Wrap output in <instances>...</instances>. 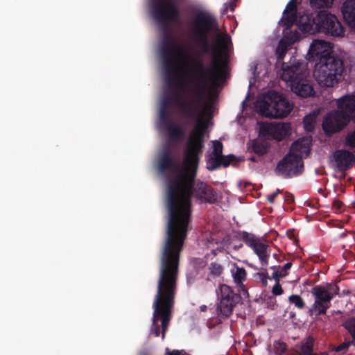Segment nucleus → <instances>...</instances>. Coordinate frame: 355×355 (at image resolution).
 Returning a JSON list of instances; mask_svg holds the SVG:
<instances>
[{
    "mask_svg": "<svg viewBox=\"0 0 355 355\" xmlns=\"http://www.w3.org/2000/svg\"><path fill=\"white\" fill-rule=\"evenodd\" d=\"M303 169V161L301 156L291 153L286 155L277 164L275 173L284 178H291L299 175Z\"/></svg>",
    "mask_w": 355,
    "mask_h": 355,
    "instance_id": "13",
    "label": "nucleus"
},
{
    "mask_svg": "<svg viewBox=\"0 0 355 355\" xmlns=\"http://www.w3.org/2000/svg\"><path fill=\"white\" fill-rule=\"evenodd\" d=\"M152 15L162 31L160 55H166L176 42L169 33V23L180 19V12L173 0H153Z\"/></svg>",
    "mask_w": 355,
    "mask_h": 355,
    "instance_id": "4",
    "label": "nucleus"
},
{
    "mask_svg": "<svg viewBox=\"0 0 355 355\" xmlns=\"http://www.w3.org/2000/svg\"><path fill=\"white\" fill-rule=\"evenodd\" d=\"M342 13L349 26L355 28V0H346L343 3Z\"/></svg>",
    "mask_w": 355,
    "mask_h": 355,
    "instance_id": "23",
    "label": "nucleus"
},
{
    "mask_svg": "<svg viewBox=\"0 0 355 355\" xmlns=\"http://www.w3.org/2000/svg\"><path fill=\"white\" fill-rule=\"evenodd\" d=\"M314 343L315 340L311 336L303 340L299 346V355H328L327 352L315 353L313 352Z\"/></svg>",
    "mask_w": 355,
    "mask_h": 355,
    "instance_id": "24",
    "label": "nucleus"
},
{
    "mask_svg": "<svg viewBox=\"0 0 355 355\" xmlns=\"http://www.w3.org/2000/svg\"><path fill=\"white\" fill-rule=\"evenodd\" d=\"M291 304H293L298 309H304L306 304L303 298L299 295H291L288 297Z\"/></svg>",
    "mask_w": 355,
    "mask_h": 355,
    "instance_id": "27",
    "label": "nucleus"
},
{
    "mask_svg": "<svg viewBox=\"0 0 355 355\" xmlns=\"http://www.w3.org/2000/svg\"><path fill=\"white\" fill-rule=\"evenodd\" d=\"M304 76L300 66L294 64L282 68V80L289 82L292 92L302 98L311 96L315 93L313 87L307 83Z\"/></svg>",
    "mask_w": 355,
    "mask_h": 355,
    "instance_id": "11",
    "label": "nucleus"
},
{
    "mask_svg": "<svg viewBox=\"0 0 355 355\" xmlns=\"http://www.w3.org/2000/svg\"><path fill=\"white\" fill-rule=\"evenodd\" d=\"M344 71L343 60L334 54L323 56L320 61L315 63L314 76L321 87H331L343 79Z\"/></svg>",
    "mask_w": 355,
    "mask_h": 355,
    "instance_id": "7",
    "label": "nucleus"
},
{
    "mask_svg": "<svg viewBox=\"0 0 355 355\" xmlns=\"http://www.w3.org/2000/svg\"><path fill=\"white\" fill-rule=\"evenodd\" d=\"M280 193V190L279 189H277V191L275 192H274L272 195L270 196H268L267 199H268V201L270 203V204H272L274 203L275 202V200L276 198V197L277 196V195Z\"/></svg>",
    "mask_w": 355,
    "mask_h": 355,
    "instance_id": "41",
    "label": "nucleus"
},
{
    "mask_svg": "<svg viewBox=\"0 0 355 355\" xmlns=\"http://www.w3.org/2000/svg\"><path fill=\"white\" fill-rule=\"evenodd\" d=\"M286 277V273L280 270H276L272 273V278L276 282H279V278Z\"/></svg>",
    "mask_w": 355,
    "mask_h": 355,
    "instance_id": "38",
    "label": "nucleus"
},
{
    "mask_svg": "<svg viewBox=\"0 0 355 355\" xmlns=\"http://www.w3.org/2000/svg\"><path fill=\"white\" fill-rule=\"evenodd\" d=\"M295 41V40L293 38L288 37H284L279 41L275 52L278 61L284 59L289 46H291Z\"/></svg>",
    "mask_w": 355,
    "mask_h": 355,
    "instance_id": "25",
    "label": "nucleus"
},
{
    "mask_svg": "<svg viewBox=\"0 0 355 355\" xmlns=\"http://www.w3.org/2000/svg\"><path fill=\"white\" fill-rule=\"evenodd\" d=\"M178 87L180 90L184 91L187 88V83L184 80L180 79L178 80Z\"/></svg>",
    "mask_w": 355,
    "mask_h": 355,
    "instance_id": "45",
    "label": "nucleus"
},
{
    "mask_svg": "<svg viewBox=\"0 0 355 355\" xmlns=\"http://www.w3.org/2000/svg\"><path fill=\"white\" fill-rule=\"evenodd\" d=\"M250 160L252 161V162H256V158L254 157H251L249 158Z\"/></svg>",
    "mask_w": 355,
    "mask_h": 355,
    "instance_id": "48",
    "label": "nucleus"
},
{
    "mask_svg": "<svg viewBox=\"0 0 355 355\" xmlns=\"http://www.w3.org/2000/svg\"><path fill=\"white\" fill-rule=\"evenodd\" d=\"M292 148L294 150H300V141H296L292 144Z\"/></svg>",
    "mask_w": 355,
    "mask_h": 355,
    "instance_id": "46",
    "label": "nucleus"
},
{
    "mask_svg": "<svg viewBox=\"0 0 355 355\" xmlns=\"http://www.w3.org/2000/svg\"><path fill=\"white\" fill-rule=\"evenodd\" d=\"M311 293L315 298V302L310 311H315L318 315L325 314L331 306L332 297L327 293L325 287L321 285L312 288Z\"/></svg>",
    "mask_w": 355,
    "mask_h": 355,
    "instance_id": "17",
    "label": "nucleus"
},
{
    "mask_svg": "<svg viewBox=\"0 0 355 355\" xmlns=\"http://www.w3.org/2000/svg\"><path fill=\"white\" fill-rule=\"evenodd\" d=\"M349 345H350L349 343H343L340 344V345L337 346L335 348V351L337 352H339L343 350H345L349 347Z\"/></svg>",
    "mask_w": 355,
    "mask_h": 355,
    "instance_id": "42",
    "label": "nucleus"
},
{
    "mask_svg": "<svg viewBox=\"0 0 355 355\" xmlns=\"http://www.w3.org/2000/svg\"><path fill=\"white\" fill-rule=\"evenodd\" d=\"M284 201L288 204L294 202V196L291 193H286L284 195Z\"/></svg>",
    "mask_w": 355,
    "mask_h": 355,
    "instance_id": "40",
    "label": "nucleus"
},
{
    "mask_svg": "<svg viewBox=\"0 0 355 355\" xmlns=\"http://www.w3.org/2000/svg\"><path fill=\"white\" fill-rule=\"evenodd\" d=\"M273 348L276 355H283L287 350V345L283 341L275 340L273 343Z\"/></svg>",
    "mask_w": 355,
    "mask_h": 355,
    "instance_id": "29",
    "label": "nucleus"
},
{
    "mask_svg": "<svg viewBox=\"0 0 355 355\" xmlns=\"http://www.w3.org/2000/svg\"><path fill=\"white\" fill-rule=\"evenodd\" d=\"M210 274L214 277H219L223 272V266L216 262H211L209 266Z\"/></svg>",
    "mask_w": 355,
    "mask_h": 355,
    "instance_id": "28",
    "label": "nucleus"
},
{
    "mask_svg": "<svg viewBox=\"0 0 355 355\" xmlns=\"http://www.w3.org/2000/svg\"><path fill=\"white\" fill-rule=\"evenodd\" d=\"M165 71V82L169 88L174 87L173 76L176 71L175 64L180 65L188 69V49L175 42L169 47L166 55H161Z\"/></svg>",
    "mask_w": 355,
    "mask_h": 355,
    "instance_id": "10",
    "label": "nucleus"
},
{
    "mask_svg": "<svg viewBox=\"0 0 355 355\" xmlns=\"http://www.w3.org/2000/svg\"><path fill=\"white\" fill-rule=\"evenodd\" d=\"M171 104L178 108L182 116L187 118L191 121L196 122L193 129L197 127L200 121H202L207 127L199 112L202 102L195 101L193 94L191 95L190 99H187L184 95L175 91L171 96H165L162 98L160 107L168 109Z\"/></svg>",
    "mask_w": 355,
    "mask_h": 355,
    "instance_id": "8",
    "label": "nucleus"
},
{
    "mask_svg": "<svg viewBox=\"0 0 355 355\" xmlns=\"http://www.w3.org/2000/svg\"><path fill=\"white\" fill-rule=\"evenodd\" d=\"M230 272L234 283L241 289L243 295H248V290L243 282L247 279V272L245 268L239 267L236 263L232 264Z\"/></svg>",
    "mask_w": 355,
    "mask_h": 355,
    "instance_id": "22",
    "label": "nucleus"
},
{
    "mask_svg": "<svg viewBox=\"0 0 355 355\" xmlns=\"http://www.w3.org/2000/svg\"><path fill=\"white\" fill-rule=\"evenodd\" d=\"M165 355H190L184 350H178L173 349V351H170L168 348L166 349Z\"/></svg>",
    "mask_w": 355,
    "mask_h": 355,
    "instance_id": "36",
    "label": "nucleus"
},
{
    "mask_svg": "<svg viewBox=\"0 0 355 355\" xmlns=\"http://www.w3.org/2000/svg\"><path fill=\"white\" fill-rule=\"evenodd\" d=\"M291 125L288 123H266L260 126L259 135L270 139L282 141L291 132Z\"/></svg>",
    "mask_w": 355,
    "mask_h": 355,
    "instance_id": "15",
    "label": "nucleus"
},
{
    "mask_svg": "<svg viewBox=\"0 0 355 355\" xmlns=\"http://www.w3.org/2000/svg\"><path fill=\"white\" fill-rule=\"evenodd\" d=\"M200 311H205L207 310V306L206 305H202L200 306Z\"/></svg>",
    "mask_w": 355,
    "mask_h": 355,
    "instance_id": "47",
    "label": "nucleus"
},
{
    "mask_svg": "<svg viewBox=\"0 0 355 355\" xmlns=\"http://www.w3.org/2000/svg\"><path fill=\"white\" fill-rule=\"evenodd\" d=\"M333 157L338 171L343 172L344 175L355 162L354 153L345 149L336 150L333 154Z\"/></svg>",
    "mask_w": 355,
    "mask_h": 355,
    "instance_id": "20",
    "label": "nucleus"
},
{
    "mask_svg": "<svg viewBox=\"0 0 355 355\" xmlns=\"http://www.w3.org/2000/svg\"><path fill=\"white\" fill-rule=\"evenodd\" d=\"M192 35L193 40L200 46L202 53H211L214 57V46H216L218 49L217 56L218 59H223L222 54L227 50L229 38L218 35L216 43L211 44L209 41L208 35L211 31H218V24L216 17L211 13L197 10L195 17L191 22Z\"/></svg>",
    "mask_w": 355,
    "mask_h": 355,
    "instance_id": "3",
    "label": "nucleus"
},
{
    "mask_svg": "<svg viewBox=\"0 0 355 355\" xmlns=\"http://www.w3.org/2000/svg\"><path fill=\"white\" fill-rule=\"evenodd\" d=\"M256 277L262 283L263 286H267L268 279H270L267 272H258L256 274Z\"/></svg>",
    "mask_w": 355,
    "mask_h": 355,
    "instance_id": "35",
    "label": "nucleus"
},
{
    "mask_svg": "<svg viewBox=\"0 0 355 355\" xmlns=\"http://www.w3.org/2000/svg\"><path fill=\"white\" fill-rule=\"evenodd\" d=\"M344 204L343 202L338 200H334L333 202V207L337 210L342 209Z\"/></svg>",
    "mask_w": 355,
    "mask_h": 355,
    "instance_id": "43",
    "label": "nucleus"
},
{
    "mask_svg": "<svg viewBox=\"0 0 355 355\" xmlns=\"http://www.w3.org/2000/svg\"><path fill=\"white\" fill-rule=\"evenodd\" d=\"M303 123L304 129L307 132H311L315 128V118L311 115L306 116Z\"/></svg>",
    "mask_w": 355,
    "mask_h": 355,
    "instance_id": "32",
    "label": "nucleus"
},
{
    "mask_svg": "<svg viewBox=\"0 0 355 355\" xmlns=\"http://www.w3.org/2000/svg\"><path fill=\"white\" fill-rule=\"evenodd\" d=\"M248 148L251 151L259 156L266 154L268 150L266 144L259 140L252 141Z\"/></svg>",
    "mask_w": 355,
    "mask_h": 355,
    "instance_id": "26",
    "label": "nucleus"
},
{
    "mask_svg": "<svg viewBox=\"0 0 355 355\" xmlns=\"http://www.w3.org/2000/svg\"><path fill=\"white\" fill-rule=\"evenodd\" d=\"M334 0H310L312 7L321 8H329L333 4Z\"/></svg>",
    "mask_w": 355,
    "mask_h": 355,
    "instance_id": "31",
    "label": "nucleus"
},
{
    "mask_svg": "<svg viewBox=\"0 0 355 355\" xmlns=\"http://www.w3.org/2000/svg\"><path fill=\"white\" fill-rule=\"evenodd\" d=\"M334 55L331 44L323 40H313L308 52L309 60H312L315 63L320 61L323 56H331Z\"/></svg>",
    "mask_w": 355,
    "mask_h": 355,
    "instance_id": "19",
    "label": "nucleus"
},
{
    "mask_svg": "<svg viewBox=\"0 0 355 355\" xmlns=\"http://www.w3.org/2000/svg\"><path fill=\"white\" fill-rule=\"evenodd\" d=\"M241 239L257 255L261 265L266 266L268 264L270 256L271 248L270 245L262 242L261 239L257 237L254 234L245 231L241 233Z\"/></svg>",
    "mask_w": 355,
    "mask_h": 355,
    "instance_id": "14",
    "label": "nucleus"
},
{
    "mask_svg": "<svg viewBox=\"0 0 355 355\" xmlns=\"http://www.w3.org/2000/svg\"><path fill=\"white\" fill-rule=\"evenodd\" d=\"M327 291V293L332 297V299L339 293V287L336 284H327L324 286Z\"/></svg>",
    "mask_w": 355,
    "mask_h": 355,
    "instance_id": "34",
    "label": "nucleus"
},
{
    "mask_svg": "<svg viewBox=\"0 0 355 355\" xmlns=\"http://www.w3.org/2000/svg\"><path fill=\"white\" fill-rule=\"evenodd\" d=\"M345 145L349 148H355V129L347 133L345 139Z\"/></svg>",
    "mask_w": 355,
    "mask_h": 355,
    "instance_id": "33",
    "label": "nucleus"
},
{
    "mask_svg": "<svg viewBox=\"0 0 355 355\" xmlns=\"http://www.w3.org/2000/svg\"><path fill=\"white\" fill-rule=\"evenodd\" d=\"M272 293L275 295H279L283 293V289L279 282H276L272 289Z\"/></svg>",
    "mask_w": 355,
    "mask_h": 355,
    "instance_id": "37",
    "label": "nucleus"
},
{
    "mask_svg": "<svg viewBox=\"0 0 355 355\" xmlns=\"http://www.w3.org/2000/svg\"><path fill=\"white\" fill-rule=\"evenodd\" d=\"M159 120L161 124L165 127L169 139L171 142H178L184 138L185 132L179 125L173 123L168 118V109L160 107Z\"/></svg>",
    "mask_w": 355,
    "mask_h": 355,
    "instance_id": "18",
    "label": "nucleus"
},
{
    "mask_svg": "<svg viewBox=\"0 0 355 355\" xmlns=\"http://www.w3.org/2000/svg\"><path fill=\"white\" fill-rule=\"evenodd\" d=\"M300 16L297 15L296 0H290L284 11L281 24L285 29H289L295 23L299 26Z\"/></svg>",
    "mask_w": 355,
    "mask_h": 355,
    "instance_id": "21",
    "label": "nucleus"
},
{
    "mask_svg": "<svg viewBox=\"0 0 355 355\" xmlns=\"http://www.w3.org/2000/svg\"><path fill=\"white\" fill-rule=\"evenodd\" d=\"M292 266L291 262H288L283 267H282L280 271H282V272L286 273V276L288 275V270L291 269Z\"/></svg>",
    "mask_w": 355,
    "mask_h": 355,
    "instance_id": "44",
    "label": "nucleus"
},
{
    "mask_svg": "<svg viewBox=\"0 0 355 355\" xmlns=\"http://www.w3.org/2000/svg\"><path fill=\"white\" fill-rule=\"evenodd\" d=\"M219 303L217 306V315L223 318H229L233 313L234 308L241 301V295L226 284H220L216 289Z\"/></svg>",
    "mask_w": 355,
    "mask_h": 355,
    "instance_id": "12",
    "label": "nucleus"
},
{
    "mask_svg": "<svg viewBox=\"0 0 355 355\" xmlns=\"http://www.w3.org/2000/svg\"><path fill=\"white\" fill-rule=\"evenodd\" d=\"M236 0H230V2L228 3V5L226 6L225 5V8H224L223 10V13H226L228 10V9H230L231 11H234V8L236 6Z\"/></svg>",
    "mask_w": 355,
    "mask_h": 355,
    "instance_id": "39",
    "label": "nucleus"
},
{
    "mask_svg": "<svg viewBox=\"0 0 355 355\" xmlns=\"http://www.w3.org/2000/svg\"><path fill=\"white\" fill-rule=\"evenodd\" d=\"M293 110V104L282 94L269 91L259 105L260 114L268 118H284Z\"/></svg>",
    "mask_w": 355,
    "mask_h": 355,
    "instance_id": "9",
    "label": "nucleus"
},
{
    "mask_svg": "<svg viewBox=\"0 0 355 355\" xmlns=\"http://www.w3.org/2000/svg\"><path fill=\"white\" fill-rule=\"evenodd\" d=\"M223 144L220 141H213L212 156L207 161L208 170L214 171L221 166L227 167L231 163L236 162V157L234 155H223Z\"/></svg>",
    "mask_w": 355,
    "mask_h": 355,
    "instance_id": "16",
    "label": "nucleus"
},
{
    "mask_svg": "<svg viewBox=\"0 0 355 355\" xmlns=\"http://www.w3.org/2000/svg\"><path fill=\"white\" fill-rule=\"evenodd\" d=\"M206 126L200 121L188 137L182 166L171 157L168 148L159 155L160 173L175 172L166 182V207L168 219L166 236L161 250L157 292L153 303L151 331H166L172 318L178 289L180 254L190 223L191 198L214 204L218 194L207 183L196 180L199 154L204 147Z\"/></svg>",
    "mask_w": 355,
    "mask_h": 355,
    "instance_id": "1",
    "label": "nucleus"
},
{
    "mask_svg": "<svg viewBox=\"0 0 355 355\" xmlns=\"http://www.w3.org/2000/svg\"><path fill=\"white\" fill-rule=\"evenodd\" d=\"M299 28L306 33H324L333 37H341L345 29L336 15L321 10L313 17L311 14L304 12L299 19Z\"/></svg>",
    "mask_w": 355,
    "mask_h": 355,
    "instance_id": "5",
    "label": "nucleus"
},
{
    "mask_svg": "<svg viewBox=\"0 0 355 355\" xmlns=\"http://www.w3.org/2000/svg\"><path fill=\"white\" fill-rule=\"evenodd\" d=\"M338 110L329 112L324 118L322 128L327 135L342 130L351 120L355 121V95H346L337 101Z\"/></svg>",
    "mask_w": 355,
    "mask_h": 355,
    "instance_id": "6",
    "label": "nucleus"
},
{
    "mask_svg": "<svg viewBox=\"0 0 355 355\" xmlns=\"http://www.w3.org/2000/svg\"><path fill=\"white\" fill-rule=\"evenodd\" d=\"M214 55L211 59V65L205 67L202 60L195 58L188 62L190 71L194 73L193 76L196 81L194 87L190 91L193 94L195 101L203 102L205 95L209 92L211 87H217L225 79L226 59H218L217 53L218 49L214 46Z\"/></svg>",
    "mask_w": 355,
    "mask_h": 355,
    "instance_id": "2",
    "label": "nucleus"
},
{
    "mask_svg": "<svg viewBox=\"0 0 355 355\" xmlns=\"http://www.w3.org/2000/svg\"><path fill=\"white\" fill-rule=\"evenodd\" d=\"M344 327L352 335V337L353 338V345H355V318H352L348 319L344 323Z\"/></svg>",
    "mask_w": 355,
    "mask_h": 355,
    "instance_id": "30",
    "label": "nucleus"
}]
</instances>
